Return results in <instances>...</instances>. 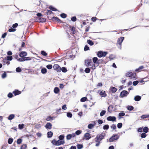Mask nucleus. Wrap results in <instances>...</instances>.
<instances>
[{"label":"nucleus","mask_w":149,"mask_h":149,"mask_svg":"<svg viewBox=\"0 0 149 149\" xmlns=\"http://www.w3.org/2000/svg\"><path fill=\"white\" fill-rule=\"evenodd\" d=\"M22 141V140L21 139H17V144H21Z\"/></svg>","instance_id":"nucleus-54"},{"label":"nucleus","mask_w":149,"mask_h":149,"mask_svg":"<svg viewBox=\"0 0 149 149\" xmlns=\"http://www.w3.org/2000/svg\"><path fill=\"white\" fill-rule=\"evenodd\" d=\"M144 67L143 66H139L138 68L136 69L135 70V71L136 72H140L142 69L144 68Z\"/></svg>","instance_id":"nucleus-17"},{"label":"nucleus","mask_w":149,"mask_h":149,"mask_svg":"<svg viewBox=\"0 0 149 149\" xmlns=\"http://www.w3.org/2000/svg\"><path fill=\"white\" fill-rule=\"evenodd\" d=\"M49 8L51 10L53 11H57L58 10L55 8L53 7L52 6H49Z\"/></svg>","instance_id":"nucleus-27"},{"label":"nucleus","mask_w":149,"mask_h":149,"mask_svg":"<svg viewBox=\"0 0 149 149\" xmlns=\"http://www.w3.org/2000/svg\"><path fill=\"white\" fill-rule=\"evenodd\" d=\"M54 118L52 117L51 116H49L46 119V120L47 121L53 120Z\"/></svg>","instance_id":"nucleus-22"},{"label":"nucleus","mask_w":149,"mask_h":149,"mask_svg":"<svg viewBox=\"0 0 149 149\" xmlns=\"http://www.w3.org/2000/svg\"><path fill=\"white\" fill-rule=\"evenodd\" d=\"M71 19L72 22H75L77 20V18L75 16H74L71 18Z\"/></svg>","instance_id":"nucleus-57"},{"label":"nucleus","mask_w":149,"mask_h":149,"mask_svg":"<svg viewBox=\"0 0 149 149\" xmlns=\"http://www.w3.org/2000/svg\"><path fill=\"white\" fill-rule=\"evenodd\" d=\"M141 97L139 95H136L134 97V100L136 101H139L141 99Z\"/></svg>","instance_id":"nucleus-15"},{"label":"nucleus","mask_w":149,"mask_h":149,"mask_svg":"<svg viewBox=\"0 0 149 149\" xmlns=\"http://www.w3.org/2000/svg\"><path fill=\"white\" fill-rule=\"evenodd\" d=\"M81 130H78L76 131L75 132V134L77 135H79L80 134H81Z\"/></svg>","instance_id":"nucleus-52"},{"label":"nucleus","mask_w":149,"mask_h":149,"mask_svg":"<svg viewBox=\"0 0 149 149\" xmlns=\"http://www.w3.org/2000/svg\"><path fill=\"white\" fill-rule=\"evenodd\" d=\"M41 54L44 56H46L47 55V54L43 50L41 51Z\"/></svg>","instance_id":"nucleus-59"},{"label":"nucleus","mask_w":149,"mask_h":149,"mask_svg":"<svg viewBox=\"0 0 149 149\" xmlns=\"http://www.w3.org/2000/svg\"><path fill=\"white\" fill-rule=\"evenodd\" d=\"M87 99V98L86 97H83L81 99L80 101L81 102H84L86 101Z\"/></svg>","instance_id":"nucleus-44"},{"label":"nucleus","mask_w":149,"mask_h":149,"mask_svg":"<svg viewBox=\"0 0 149 149\" xmlns=\"http://www.w3.org/2000/svg\"><path fill=\"white\" fill-rule=\"evenodd\" d=\"M134 74L132 72H129L126 73V76L127 77H132L133 76Z\"/></svg>","instance_id":"nucleus-19"},{"label":"nucleus","mask_w":149,"mask_h":149,"mask_svg":"<svg viewBox=\"0 0 149 149\" xmlns=\"http://www.w3.org/2000/svg\"><path fill=\"white\" fill-rule=\"evenodd\" d=\"M124 39V38L123 37H121L118 38L117 42V44H118L120 46L121 45L122 43L123 42Z\"/></svg>","instance_id":"nucleus-7"},{"label":"nucleus","mask_w":149,"mask_h":149,"mask_svg":"<svg viewBox=\"0 0 149 149\" xmlns=\"http://www.w3.org/2000/svg\"><path fill=\"white\" fill-rule=\"evenodd\" d=\"M139 83V81H134L133 82V84L134 86H136Z\"/></svg>","instance_id":"nucleus-64"},{"label":"nucleus","mask_w":149,"mask_h":149,"mask_svg":"<svg viewBox=\"0 0 149 149\" xmlns=\"http://www.w3.org/2000/svg\"><path fill=\"white\" fill-rule=\"evenodd\" d=\"M106 111L105 110H102L100 112V115L101 116H103L106 113Z\"/></svg>","instance_id":"nucleus-47"},{"label":"nucleus","mask_w":149,"mask_h":149,"mask_svg":"<svg viewBox=\"0 0 149 149\" xmlns=\"http://www.w3.org/2000/svg\"><path fill=\"white\" fill-rule=\"evenodd\" d=\"M13 59V57L11 56H8L6 57V59L8 61H11Z\"/></svg>","instance_id":"nucleus-36"},{"label":"nucleus","mask_w":149,"mask_h":149,"mask_svg":"<svg viewBox=\"0 0 149 149\" xmlns=\"http://www.w3.org/2000/svg\"><path fill=\"white\" fill-rule=\"evenodd\" d=\"M78 149H81L83 147V146L82 144H78L77 145Z\"/></svg>","instance_id":"nucleus-45"},{"label":"nucleus","mask_w":149,"mask_h":149,"mask_svg":"<svg viewBox=\"0 0 149 149\" xmlns=\"http://www.w3.org/2000/svg\"><path fill=\"white\" fill-rule=\"evenodd\" d=\"M109 126L108 125H105L103 126V128L104 130H107L109 129Z\"/></svg>","instance_id":"nucleus-34"},{"label":"nucleus","mask_w":149,"mask_h":149,"mask_svg":"<svg viewBox=\"0 0 149 149\" xmlns=\"http://www.w3.org/2000/svg\"><path fill=\"white\" fill-rule=\"evenodd\" d=\"M61 70L63 72H65L67 71L66 68L64 67H62V68L61 69Z\"/></svg>","instance_id":"nucleus-42"},{"label":"nucleus","mask_w":149,"mask_h":149,"mask_svg":"<svg viewBox=\"0 0 149 149\" xmlns=\"http://www.w3.org/2000/svg\"><path fill=\"white\" fill-rule=\"evenodd\" d=\"M21 93V91H19L18 90H15L13 92V93L14 94L15 96L20 94Z\"/></svg>","instance_id":"nucleus-13"},{"label":"nucleus","mask_w":149,"mask_h":149,"mask_svg":"<svg viewBox=\"0 0 149 149\" xmlns=\"http://www.w3.org/2000/svg\"><path fill=\"white\" fill-rule=\"evenodd\" d=\"M143 132H144V133H146L148 132L149 128L147 127H145L143 128Z\"/></svg>","instance_id":"nucleus-24"},{"label":"nucleus","mask_w":149,"mask_h":149,"mask_svg":"<svg viewBox=\"0 0 149 149\" xmlns=\"http://www.w3.org/2000/svg\"><path fill=\"white\" fill-rule=\"evenodd\" d=\"M47 69L45 68H43L41 70V73L43 74H45L47 72Z\"/></svg>","instance_id":"nucleus-23"},{"label":"nucleus","mask_w":149,"mask_h":149,"mask_svg":"<svg viewBox=\"0 0 149 149\" xmlns=\"http://www.w3.org/2000/svg\"><path fill=\"white\" fill-rule=\"evenodd\" d=\"M47 137L48 138H50L52 137L53 133L51 131H49L47 132Z\"/></svg>","instance_id":"nucleus-16"},{"label":"nucleus","mask_w":149,"mask_h":149,"mask_svg":"<svg viewBox=\"0 0 149 149\" xmlns=\"http://www.w3.org/2000/svg\"><path fill=\"white\" fill-rule=\"evenodd\" d=\"M67 116L69 118H71L72 116V113L70 112H68L67 113Z\"/></svg>","instance_id":"nucleus-46"},{"label":"nucleus","mask_w":149,"mask_h":149,"mask_svg":"<svg viewBox=\"0 0 149 149\" xmlns=\"http://www.w3.org/2000/svg\"><path fill=\"white\" fill-rule=\"evenodd\" d=\"M53 68L54 70H56L58 72H60L61 71V67L58 64H54L53 66Z\"/></svg>","instance_id":"nucleus-4"},{"label":"nucleus","mask_w":149,"mask_h":149,"mask_svg":"<svg viewBox=\"0 0 149 149\" xmlns=\"http://www.w3.org/2000/svg\"><path fill=\"white\" fill-rule=\"evenodd\" d=\"M95 141L97 142L95 145V146H98L100 145V141H100L99 139H96V138H95Z\"/></svg>","instance_id":"nucleus-20"},{"label":"nucleus","mask_w":149,"mask_h":149,"mask_svg":"<svg viewBox=\"0 0 149 149\" xmlns=\"http://www.w3.org/2000/svg\"><path fill=\"white\" fill-rule=\"evenodd\" d=\"M38 19H39V22H45L46 21V20L45 19L42 17L39 18Z\"/></svg>","instance_id":"nucleus-29"},{"label":"nucleus","mask_w":149,"mask_h":149,"mask_svg":"<svg viewBox=\"0 0 149 149\" xmlns=\"http://www.w3.org/2000/svg\"><path fill=\"white\" fill-rule=\"evenodd\" d=\"M67 140H70L72 138V136L71 134H68L66 136Z\"/></svg>","instance_id":"nucleus-50"},{"label":"nucleus","mask_w":149,"mask_h":149,"mask_svg":"<svg viewBox=\"0 0 149 149\" xmlns=\"http://www.w3.org/2000/svg\"><path fill=\"white\" fill-rule=\"evenodd\" d=\"M93 60L94 64L96 63L98 64H99V61H100V60H98V58L97 57L93 58Z\"/></svg>","instance_id":"nucleus-8"},{"label":"nucleus","mask_w":149,"mask_h":149,"mask_svg":"<svg viewBox=\"0 0 149 149\" xmlns=\"http://www.w3.org/2000/svg\"><path fill=\"white\" fill-rule=\"evenodd\" d=\"M107 53L108 52H107L100 51L97 52V55L98 57L101 58L102 57L105 56Z\"/></svg>","instance_id":"nucleus-1"},{"label":"nucleus","mask_w":149,"mask_h":149,"mask_svg":"<svg viewBox=\"0 0 149 149\" xmlns=\"http://www.w3.org/2000/svg\"><path fill=\"white\" fill-rule=\"evenodd\" d=\"M127 109L130 111H132L134 109V107L131 106H128L127 107Z\"/></svg>","instance_id":"nucleus-31"},{"label":"nucleus","mask_w":149,"mask_h":149,"mask_svg":"<svg viewBox=\"0 0 149 149\" xmlns=\"http://www.w3.org/2000/svg\"><path fill=\"white\" fill-rule=\"evenodd\" d=\"M64 136L63 135H60L58 137L59 140H60L62 141H64Z\"/></svg>","instance_id":"nucleus-33"},{"label":"nucleus","mask_w":149,"mask_h":149,"mask_svg":"<svg viewBox=\"0 0 149 149\" xmlns=\"http://www.w3.org/2000/svg\"><path fill=\"white\" fill-rule=\"evenodd\" d=\"M125 114V113L123 112L120 113L118 114V116L120 117V118L121 117L124 116Z\"/></svg>","instance_id":"nucleus-48"},{"label":"nucleus","mask_w":149,"mask_h":149,"mask_svg":"<svg viewBox=\"0 0 149 149\" xmlns=\"http://www.w3.org/2000/svg\"><path fill=\"white\" fill-rule=\"evenodd\" d=\"M54 19L56 21L58 22H59L60 23H62L61 20L57 17H53L52 18V19Z\"/></svg>","instance_id":"nucleus-21"},{"label":"nucleus","mask_w":149,"mask_h":149,"mask_svg":"<svg viewBox=\"0 0 149 149\" xmlns=\"http://www.w3.org/2000/svg\"><path fill=\"white\" fill-rule=\"evenodd\" d=\"M22 71V70L21 69V68L19 67H17L16 68V71L17 72H21Z\"/></svg>","instance_id":"nucleus-60"},{"label":"nucleus","mask_w":149,"mask_h":149,"mask_svg":"<svg viewBox=\"0 0 149 149\" xmlns=\"http://www.w3.org/2000/svg\"><path fill=\"white\" fill-rule=\"evenodd\" d=\"M84 137L86 138V139L87 140H89L91 138L89 133H85L84 135Z\"/></svg>","instance_id":"nucleus-11"},{"label":"nucleus","mask_w":149,"mask_h":149,"mask_svg":"<svg viewBox=\"0 0 149 149\" xmlns=\"http://www.w3.org/2000/svg\"><path fill=\"white\" fill-rule=\"evenodd\" d=\"M147 134L143 132L141 134V137L142 138H145L146 137Z\"/></svg>","instance_id":"nucleus-35"},{"label":"nucleus","mask_w":149,"mask_h":149,"mask_svg":"<svg viewBox=\"0 0 149 149\" xmlns=\"http://www.w3.org/2000/svg\"><path fill=\"white\" fill-rule=\"evenodd\" d=\"M7 76V74L5 72H4L2 74L1 77L3 79H4Z\"/></svg>","instance_id":"nucleus-43"},{"label":"nucleus","mask_w":149,"mask_h":149,"mask_svg":"<svg viewBox=\"0 0 149 149\" xmlns=\"http://www.w3.org/2000/svg\"><path fill=\"white\" fill-rule=\"evenodd\" d=\"M105 135L106 134L105 133L102 132L101 134H97L96 138V139H97L100 141H101L102 139H104Z\"/></svg>","instance_id":"nucleus-3"},{"label":"nucleus","mask_w":149,"mask_h":149,"mask_svg":"<svg viewBox=\"0 0 149 149\" xmlns=\"http://www.w3.org/2000/svg\"><path fill=\"white\" fill-rule=\"evenodd\" d=\"M27 146L26 144L22 145L20 147V149H27Z\"/></svg>","instance_id":"nucleus-38"},{"label":"nucleus","mask_w":149,"mask_h":149,"mask_svg":"<svg viewBox=\"0 0 149 149\" xmlns=\"http://www.w3.org/2000/svg\"><path fill=\"white\" fill-rule=\"evenodd\" d=\"M113 105H110L108 108V111L109 112H111L113 109Z\"/></svg>","instance_id":"nucleus-25"},{"label":"nucleus","mask_w":149,"mask_h":149,"mask_svg":"<svg viewBox=\"0 0 149 149\" xmlns=\"http://www.w3.org/2000/svg\"><path fill=\"white\" fill-rule=\"evenodd\" d=\"M84 50L85 51H86L89 50V47L88 46V45H85L84 47Z\"/></svg>","instance_id":"nucleus-58"},{"label":"nucleus","mask_w":149,"mask_h":149,"mask_svg":"<svg viewBox=\"0 0 149 149\" xmlns=\"http://www.w3.org/2000/svg\"><path fill=\"white\" fill-rule=\"evenodd\" d=\"M128 92L126 90H123L120 93V95L122 97H126L128 94Z\"/></svg>","instance_id":"nucleus-5"},{"label":"nucleus","mask_w":149,"mask_h":149,"mask_svg":"<svg viewBox=\"0 0 149 149\" xmlns=\"http://www.w3.org/2000/svg\"><path fill=\"white\" fill-rule=\"evenodd\" d=\"M59 91V89L58 87H56L54 88V92L56 94L58 93Z\"/></svg>","instance_id":"nucleus-28"},{"label":"nucleus","mask_w":149,"mask_h":149,"mask_svg":"<svg viewBox=\"0 0 149 149\" xmlns=\"http://www.w3.org/2000/svg\"><path fill=\"white\" fill-rule=\"evenodd\" d=\"M111 91L112 93H115L117 91V89L115 87H112L111 88Z\"/></svg>","instance_id":"nucleus-32"},{"label":"nucleus","mask_w":149,"mask_h":149,"mask_svg":"<svg viewBox=\"0 0 149 149\" xmlns=\"http://www.w3.org/2000/svg\"><path fill=\"white\" fill-rule=\"evenodd\" d=\"M46 68L48 69H51L52 68V65L51 64H48L46 66Z\"/></svg>","instance_id":"nucleus-56"},{"label":"nucleus","mask_w":149,"mask_h":149,"mask_svg":"<svg viewBox=\"0 0 149 149\" xmlns=\"http://www.w3.org/2000/svg\"><path fill=\"white\" fill-rule=\"evenodd\" d=\"M52 124L50 123H47L45 125V127L47 129H51L52 128Z\"/></svg>","instance_id":"nucleus-12"},{"label":"nucleus","mask_w":149,"mask_h":149,"mask_svg":"<svg viewBox=\"0 0 149 149\" xmlns=\"http://www.w3.org/2000/svg\"><path fill=\"white\" fill-rule=\"evenodd\" d=\"M100 94L102 97H105L107 96V95L105 93V91H102L100 93Z\"/></svg>","instance_id":"nucleus-14"},{"label":"nucleus","mask_w":149,"mask_h":149,"mask_svg":"<svg viewBox=\"0 0 149 149\" xmlns=\"http://www.w3.org/2000/svg\"><path fill=\"white\" fill-rule=\"evenodd\" d=\"M94 126V125L93 124H90L88 125V127L89 129H92Z\"/></svg>","instance_id":"nucleus-39"},{"label":"nucleus","mask_w":149,"mask_h":149,"mask_svg":"<svg viewBox=\"0 0 149 149\" xmlns=\"http://www.w3.org/2000/svg\"><path fill=\"white\" fill-rule=\"evenodd\" d=\"M15 116L14 114H11L8 117V119L9 120H11L13 119Z\"/></svg>","instance_id":"nucleus-18"},{"label":"nucleus","mask_w":149,"mask_h":149,"mask_svg":"<svg viewBox=\"0 0 149 149\" xmlns=\"http://www.w3.org/2000/svg\"><path fill=\"white\" fill-rule=\"evenodd\" d=\"M123 124L122 123H119L117 124V127L119 129L121 128Z\"/></svg>","instance_id":"nucleus-53"},{"label":"nucleus","mask_w":149,"mask_h":149,"mask_svg":"<svg viewBox=\"0 0 149 149\" xmlns=\"http://www.w3.org/2000/svg\"><path fill=\"white\" fill-rule=\"evenodd\" d=\"M24 124H19L18 125V128L20 129H22L23 128Z\"/></svg>","instance_id":"nucleus-49"},{"label":"nucleus","mask_w":149,"mask_h":149,"mask_svg":"<svg viewBox=\"0 0 149 149\" xmlns=\"http://www.w3.org/2000/svg\"><path fill=\"white\" fill-rule=\"evenodd\" d=\"M27 55V53L26 52L22 51L19 54V56L21 57H24Z\"/></svg>","instance_id":"nucleus-10"},{"label":"nucleus","mask_w":149,"mask_h":149,"mask_svg":"<svg viewBox=\"0 0 149 149\" xmlns=\"http://www.w3.org/2000/svg\"><path fill=\"white\" fill-rule=\"evenodd\" d=\"M87 43L90 46H92L94 44L93 42L90 40H87Z\"/></svg>","instance_id":"nucleus-26"},{"label":"nucleus","mask_w":149,"mask_h":149,"mask_svg":"<svg viewBox=\"0 0 149 149\" xmlns=\"http://www.w3.org/2000/svg\"><path fill=\"white\" fill-rule=\"evenodd\" d=\"M13 95L11 93H9L8 95V97L9 98H11L13 97Z\"/></svg>","instance_id":"nucleus-63"},{"label":"nucleus","mask_w":149,"mask_h":149,"mask_svg":"<svg viewBox=\"0 0 149 149\" xmlns=\"http://www.w3.org/2000/svg\"><path fill=\"white\" fill-rule=\"evenodd\" d=\"M141 118L142 119H145L146 118H149V114L143 115L141 116Z\"/></svg>","instance_id":"nucleus-30"},{"label":"nucleus","mask_w":149,"mask_h":149,"mask_svg":"<svg viewBox=\"0 0 149 149\" xmlns=\"http://www.w3.org/2000/svg\"><path fill=\"white\" fill-rule=\"evenodd\" d=\"M119 137V136L118 134H114L109 139V141L110 142H111L115 140H117L118 139Z\"/></svg>","instance_id":"nucleus-2"},{"label":"nucleus","mask_w":149,"mask_h":149,"mask_svg":"<svg viewBox=\"0 0 149 149\" xmlns=\"http://www.w3.org/2000/svg\"><path fill=\"white\" fill-rule=\"evenodd\" d=\"M3 62L5 64H7L8 65H9L10 63V62L8 61L6 59H4L3 60Z\"/></svg>","instance_id":"nucleus-51"},{"label":"nucleus","mask_w":149,"mask_h":149,"mask_svg":"<svg viewBox=\"0 0 149 149\" xmlns=\"http://www.w3.org/2000/svg\"><path fill=\"white\" fill-rule=\"evenodd\" d=\"M107 120L108 121H112L113 122L116 121V118L115 116H109L107 117Z\"/></svg>","instance_id":"nucleus-6"},{"label":"nucleus","mask_w":149,"mask_h":149,"mask_svg":"<svg viewBox=\"0 0 149 149\" xmlns=\"http://www.w3.org/2000/svg\"><path fill=\"white\" fill-rule=\"evenodd\" d=\"M60 16L62 18H65L67 17V15L66 14L63 13L60 14Z\"/></svg>","instance_id":"nucleus-40"},{"label":"nucleus","mask_w":149,"mask_h":149,"mask_svg":"<svg viewBox=\"0 0 149 149\" xmlns=\"http://www.w3.org/2000/svg\"><path fill=\"white\" fill-rule=\"evenodd\" d=\"M16 29H14L13 28H11L8 29V31L9 32H14L16 31Z\"/></svg>","instance_id":"nucleus-62"},{"label":"nucleus","mask_w":149,"mask_h":149,"mask_svg":"<svg viewBox=\"0 0 149 149\" xmlns=\"http://www.w3.org/2000/svg\"><path fill=\"white\" fill-rule=\"evenodd\" d=\"M91 71V70L89 68H86L84 70L85 72L87 73H89Z\"/></svg>","instance_id":"nucleus-37"},{"label":"nucleus","mask_w":149,"mask_h":149,"mask_svg":"<svg viewBox=\"0 0 149 149\" xmlns=\"http://www.w3.org/2000/svg\"><path fill=\"white\" fill-rule=\"evenodd\" d=\"M110 127L111 128L113 129V130L116 129V125L114 124H112Z\"/></svg>","instance_id":"nucleus-61"},{"label":"nucleus","mask_w":149,"mask_h":149,"mask_svg":"<svg viewBox=\"0 0 149 149\" xmlns=\"http://www.w3.org/2000/svg\"><path fill=\"white\" fill-rule=\"evenodd\" d=\"M65 143V141H62L60 140H58L56 141V146H59L62 144H63Z\"/></svg>","instance_id":"nucleus-9"},{"label":"nucleus","mask_w":149,"mask_h":149,"mask_svg":"<svg viewBox=\"0 0 149 149\" xmlns=\"http://www.w3.org/2000/svg\"><path fill=\"white\" fill-rule=\"evenodd\" d=\"M143 127H139L137 129V131L139 132H143Z\"/></svg>","instance_id":"nucleus-55"},{"label":"nucleus","mask_w":149,"mask_h":149,"mask_svg":"<svg viewBox=\"0 0 149 149\" xmlns=\"http://www.w3.org/2000/svg\"><path fill=\"white\" fill-rule=\"evenodd\" d=\"M13 141V139L12 138H9L8 140V143L9 144H11Z\"/></svg>","instance_id":"nucleus-41"}]
</instances>
